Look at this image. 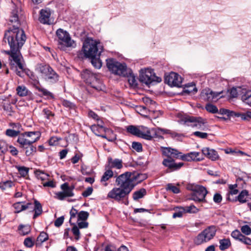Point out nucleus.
<instances>
[{"instance_id": "1", "label": "nucleus", "mask_w": 251, "mask_h": 251, "mask_svg": "<svg viewBox=\"0 0 251 251\" xmlns=\"http://www.w3.org/2000/svg\"><path fill=\"white\" fill-rule=\"evenodd\" d=\"M119 187H114L107 196V198L120 202L127 198V196L135 186L131 177V173L126 172L120 175L116 179Z\"/></svg>"}, {"instance_id": "2", "label": "nucleus", "mask_w": 251, "mask_h": 251, "mask_svg": "<svg viewBox=\"0 0 251 251\" xmlns=\"http://www.w3.org/2000/svg\"><path fill=\"white\" fill-rule=\"evenodd\" d=\"M9 22L12 25L8 29L5 31L3 41L8 42V38H6V35L8 33L12 35L14 44H16L17 49L19 50L25 44L26 37L23 29L20 28V22L18 15V11L15 8L11 12Z\"/></svg>"}, {"instance_id": "3", "label": "nucleus", "mask_w": 251, "mask_h": 251, "mask_svg": "<svg viewBox=\"0 0 251 251\" xmlns=\"http://www.w3.org/2000/svg\"><path fill=\"white\" fill-rule=\"evenodd\" d=\"M5 38H8V43L10 50H4L3 52L9 55V60L11 69L14 70L17 75L22 77L25 69L22 61L23 57L20 51L17 49L16 44H14L12 35H10V34L8 33L6 35Z\"/></svg>"}, {"instance_id": "4", "label": "nucleus", "mask_w": 251, "mask_h": 251, "mask_svg": "<svg viewBox=\"0 0 251 251\" xmlns=\"http://www.w3.org/2000/svg\"><path fill=\"white\" fill-rule=\"evenodd\" d=\"M82 50L85 56L90 58L100 55L103 51V47L96 40L87 38L83 43Z\"/></svg>"}, {"instance_id": "5", "label": "nucleus", "mask_w": 251, "mask_h": 251, "mask_svg": "<svg viewBox=\"0 0 251 251\" xmlns=\"http://www.w3.org/2000/svg\"><path fill=\"white\" fill-rule=\"evenodd\" d=\"M164 154L168 156L175 157L176 158H179L186 161H200L203 159L202 155L199 152L193 151L189 153L183 154L182 152H179L175 149H166L164 151Z\"/></svg>"}, {"instance_id": "6", "label": "nucleus", "mask_w": 251, "mask_h": 251, "mask_svg": "<svg viewBox=\"0 0 251 251\" xmlns=\"http://www.w3.org/2000/svg\"><path fill=\"white\" fill-rule=\"evenodd\" d=\"M81 76L82 79L86 83L90 85L92 88L96 91H103L104 89V85L98 78V75L89 70L85 69L83 70L81 73Z\"/></svg>"}, {"instance_id": "7", "label": "nucleus", "mask_w": 251, "mask_h": 251, "mask_svg": "<svg viewBox=\"0 0 251 251\" xmlns=\"http://www.w3.org/2000/svg\"><path fill=\"white\" fill-rule=\"evenodd\" d=\"M106 65L110 72L118 75L126 76L130 72V69L127 68L125 63L119 62L113 58L106 59Z\"/></svg>"}, {"instance_id": "8", "label": "nucleus", "mask_w": 251, "mask_h": 251, "mask_svg": "<svg viewBox=\"0 0 251 251\" xmlns=\"http://www.w3.org/2000/svg\"><path fill=\"white\" fill-rule=\"evenodd\" d=\"M179 122L182 125L192 127H196L201 130H205L207 128V126L206 125V120L200 117H195L185 115L181 117Z\"/></svg>"}, {"instance_id": "9", "label": "nucleus", "mask_w": 251, "mask_h": 251, "mask_svg": "<svg viewBox=\"0 0 251 251\" xmlns=\"http://www.w3.org/2000/svg\"><path fill=\"white\" fill-rule=\"evenodd\" d=\"M40 134L38 131L25 132L18 137L17 142L20 147L24 148L36 142L39 138Z\"/></svg>"}, {"instance_id": "10", "label": "nucleus", "mask_w": 251, "mask_h": 251, "mask_svg": "<svg viewBox=\"0 0 251 251\" xmlns=\"http://www.w3.org/2000/svg\"><path fill=\"white\" fill-rule=\"evenodd\" d=\"M217 227L215 226H210L199 233L194 240L197 245H201L211 240L215 235Z\"/></svg>"}, {"instance_id": "11", "label": "nucleus", "mask_w": 251, "mask_h": 251, "mask_svg": "<svg viewBox=\"0 0 251 251\" xmlns=\"http://www.w3.org/2000/svg\"><path fill=\"white\" fill-rule=\"evenodd\" d=\"M38 71L41 76L49 82L55 83L58 80V75L48 65L40 64L38 67Z\"/></svg>"}, {"instance_id": "12", "label": "nucleus", "mask_w": 251, "mask_h": 251, "mask_svg": "<svg viewBox=\"0 0 251 251\" xmlns=\"http://www.w3.org/2000/svg\"><path fill=\"white\" fill-rule=\"evenodd\" d=\"M56 35L58 38L59 48L61 50H64L65 47H71L73 46L74 41L71 40L69 33L59 28L56 31Z\"/></svg>"}, {"instance_id": "13", "label": "nucleus", "mask_w": 251, "mask_h": 251, "mask_svg": "<svg viewBox=\"0 0 251 251\" xmlns=\"http://www.w3.org/2000/svg\"><path fill=\"white\" fill-rule=\"evenodd\" d=\"M172 149L171 148H163L162 149V154L167 157L166 158H164L162 161V164L167 167L168 169H170L172 171H176L181 168L183 165L184 163L182 162H179L178 163H176L175 162L174 158L176 159L175 157H173L171 156H168L164 154V151L166 149Z\"/></svg>"}, {"instance_id": "14", "label": "nucleus", "mask_w": 251, "mask_h": 251, "mask_svg": "<svg viewBox=\"0 0 251 251\" xmlns=\"http://www.w3.org/2000/svg\"><path fill=\"white\" fill-rule=\"evenodd\" d=\"M139 80L146 85H149L155 81L157 82L161 81L160 77L155 76L150 70H147L145 72L141 73L139 75Z\"/></svg>"}, {"instance_id": "15", "label": "nucleus", "mask_w": 251, "mask_h": 251, "mask_svg": "<svg viewBox=\"0 0 251 251\" xmlns=\"http://www.w3.org/2000/svg\"><path fill=\"white\" fill-rule=\"evenodd\" d=\"M165 82L170 86L180 87L181 86L182 78L177 74L171 72L165 76Z\"/></svg>"}, {"instance_id": "16", "label": "nucleus", "mask_w": 251, "mask_h": 251, "mask_svg": "<svg viewBox=\"0 0 251 251\" xmlns=\"http://www.w3.org/2000/svg\"><path fill=\"white\" fill-rule=\"evenodd\" d=\"M207 194V191L206 188L202 186L199 185L196 187L195 192L192 194L190 200L198 202L204 201Z\"/></svg>"}, {"instance_id": "17", "label": "nucleus", "mask_w": 251, "mask_h": 251, "mask_svg": "<svg viewBox=\"0 0 251 251\" xmlns=\"http://www.w3.org/2000/svg\"><path fill=\"white\" fill-rule=\"evenodd\" d=\"M50 12L49 9H42L40 12L39 21L44 24H49Z\"/></svg>"}, {"instance_id": "18", "label": "nucleus", "mask_w": 251, "mask_h": 251, "mask_svg": "<svg viewBox=\"0 0 251 251\" xmlns=\"http://www.w3.org/2000/svg\"><path fill=\"white\" fill-rule=\"evenodd\" d=\"M108 167L110 168H116L120 169L123 167V162L121 159H113L111 157L108 158Z\"/></svg>"}, {"instance_id": "19", "label": "nucleus", "mask_w": 251, "mask_h": 251, "mask_svg": "<svg viewBox=\"0 0 251 251\" xmlns=\"http://www.w3.org/2000/svg\"><path fill=\"white\" fill-rule=\"evenodd\" d=\"M202 153L206 157L212 160H215L218 158L217 152L215 150L209 148H203L202 150Z\"/></svg>"}, {"instance_id": "20", "label": "nucleus", "mask_w": 251, "mask_h": 251, "mask_svg": "<svg viewBox=\"0 0 251 251\" xmlns=\"http://www.w3.org/2000/svg\"><path fill=\"white\" fill-rule=\"evenodd\" d=\"M139 127L140 130L139 137L149 140L152 139L151 131L147 127L140 126Z\"/></svg>"}, {"instance_id": "21", "label": "nucleus", "mask_w": 251, "mask_h": 251, "mask_svg": "<svg viewBox=\"0 0 251 251\" xmlns=\"http://www.w3.org/2000/svg\"><path fill=\"white\" fill-rule=\"evenodd\" d=\"M25 202H18L13 204V207L15 209V213H20L22 211L25 210L28 208L30 206L32 205L31 203H27L25 204Z\"/></svg>"}, {"instance_id": "22", "label": "nucleus", "mask_w": 251, "mask_h": 251, "mask_svg": "<svg viewBox=\"0 0 251 251\" xmlns=\"http://www.w3.org/2000/svg\"><path fill=\"white\" fill-rule=\"evenodd\" d=\"M201 97L203 99L208 101H213V96L212 94V91L210 89L203 90L201 92Z\"/></svg>"}, {"instance_id": "23", "label": "nucleus", "mask_w": 251, "mask_h": 251, "mask_svg": "<svg viewBox=\"0 0 251 251\" xmlns=\"http://www.w3.org/2000/svg\"><path fill=\"white\" fill-rule=\"evenodd\" d=\"M61 188L67 197H73L74 195L73 192L74 188L69 187L67 183L62 184Z\"/></svg>"}, {"instance_id": "24", "label": "nucleus", "mask_w": 251, "mask_h": 251, "mask_svg": "<svg viewBox=\"0 0 251 251\" xmlns=\"http://www.w3.org/2000/svg\"><path fill=\"white\" fill-rule=\"evenodd\" d=\"M34 214L33 215V219H36L38 216L41 215L42 213V207L41 203L37 201L34 200Z\"/></svg>"}, {"instance_id": "25", "label": "nucleus", "mask_w": 251, "mask_h": 251, "mask_svg": "<svg viewBox=\"0 0 251 251\" xmlns=\"http://www.w3.org/2000/svg\"><path fill=\"white\" fill-rule=\"evenodd\" d=\"M197 91L198 90L195 84L193 83H188L186 85L183 92L187 94H195Z\"/></svg>"}, {"instance_id": "26", "label": "nucleus", "mask_w": 251, "mask_h": 251, "mask_svg": "<svg viewBox=\"0 0 251 251\" xmlns=\"http://www.w3.org/2000/svg\"><path fill=\"white\" fill-rule=\"evenodd\" d=\"M219 244V249L221 251H225L228 249L231 245L230 240L228 238L220 240Z\"/></svg>"}, {"instance_id": "27", "label": "nucleus", "mask_w": 251, "mask_h": 251, "mask_svg": "<svg viewBox=\"0 0 251 251\" xmlns=\"http://www.w3.org/2000/svg\"><path fill=\"white\" fill-rule=\"evenodd\" d=\"M146 194V190L144 188H141L133 193V199L134 201H137L139 199L143 198Z\"/></svg>"}, {"instance_id": "28", "label": "nucleus", "mask_w": 251, "mask_h": 251, "mask_svg": "<svg viewBox=\"0 0 251 251\" xmlns=\"http://www.w3.org/2000/svg\"><path fill=\"white\" fill-rule=\"evenodd\" d=\"M17 94L20 97L27 96L28 93V90L27 88L24 85L18 86L16 88Z\"/></svg>"}, {"instance_id": "29", "label": "nucleus", "mask_w": 251, "mask_h": 251, "mask_svg": "<svg viewBox=\"0 0 251 251\" xmlns=\"http://www.w3.org/2000/svg\"><path fill=\"white\" fill-rule=\"evenodd\" d=\"M131 177L132 179V182L134 184L133 180L135 179L138 182H140L144 179H146L147 176L146 174H132L131 173Z\"/></svg>"}, {"instance_id": "30", "label": "nucleus", "mask_w": 251, "mask_h": 251, "mask_svg": "<svg viewBox=\"0 0 251 251\" xmlns=\"http://www.w3.org/2000/svg\"><path fill=\"white\" fill-rule=\"evenodd\" d=\"M174 210L175 212L173 214L174 218H180L185 213L184 207H176Z\"/></svg>"}, {"instance_id": "31", "label": "nucleus", "mask_w": 251, "mask_h": 251, "mask_svg": "<svg viewBox=\"0 0 251 251\" xmlns=\"http://www.w3.org/2000/svg\"><path fill=\"white\" fill-rule=\"evenodd\" d=\"M100 55H99L98 56L90 58L91 59V62L92 64L97 69L100 68L102 66L101 61L100 59Z\"/></svg>"}, {"instance_id": "32", "label": "nucleus", "mask_w": 251, "mask_h": 251, "mask_svg": "<svg viewBox=\"0 0 251 251\" xmlns=\"http://www.w3.org/2000/svg\"><path fill=\"white\" fill-rule=\"evenodd\" d=\"M36 89L41 92L43 96L47 97L48 99H54L53 95L47 89L39 86H36Z\"/></svg>"}, {"instance_id": "33", "label": "nucleus", "mask_w": 251, "mask_h": 251, "mask_svg": "<svg viewBox=\"0 0 251 251\" xmlns=\"http://www.w3.org/2000/svg\"><path fill=\"white\" fill-rule=\"evenodd\" d=\"M113 176V172L110 169L106 170L100 179L101 182H106Z\"/></svg>"}, {"instance_id": "34", "label": "nucleus", "mask_w": 251, "mask_h": 251, "mask_svg": "<svg viewBox=\"0 0 251 251\" xmlns=\"http://www.w3.org/2000/svg\"><path fill=\"white\" fill-rule=\"evenodd\" d=\"M125 77H127L128 78V81L130 85L132 86H137L138 85L137 80L136 79L135 76L132 74V71L130 69V74H128L127 75H126Z\"/></svg>"}, {"instance_id": "35", "label": "nucleus", "mask_w": 251, "mask_h": 251, "mask_svg": "<svg viewBox=\"0 0 251 251\" xmlns=\"http://www.w3.org/2000/svg\"><path fill=\"white\" fill-rule=\"evenodd\" d=\"M126 130L131 134L139 137L140 131L139 127H137L134 126H129L126 127Z\"/></svg>"}, {"instance_id": "36", "label": "nucleus", "mask_w": 251, "mask_h": 251, "mask_svg": "<svg viewBox=\"0 0 251 251\" xmlns=\"http://www.w3.org/2000/svg\"><path fill=\"white\" fill-rule=\"evenodd\" d=\"M18 229L21 235H25L30 232V226L28 225H21L19 226Z\"/></svg>"}, {"instance_id": "37", "label": "nucleus", "mask_w": 251, "mask_h": 251, "mask_svg": "<svg viewBox=\"0 0 251 251\" xmlns=\"http://www.w3.org/2000/svg\"><path fill=\"white\" fill-rule=\"evenodd\" d=\"M35 174L37 178L42 181L48 179L49 176V175L40 170H36Z\"/></svg>"}, {"instance_id": "38", "label": "nucleus", "mask_w": 251, "mask_h": 251, "mask_svg": "<svg viewBox=\"0 0 251 251\" xmlns=\"http://www.w3.org/2000/svg\"><path fill=\"white\" fill-rule=\"evenodd\" d=\"M24 149L26 150L25 153L26 156L32 155L36 151V148L33 146L32 144L27 146V148H24Z\"/></svg>"}, {"instance_id": "39", "label": "nucleus", "mask_w": 251, "mask_h": 251, "mask_svg": "<svg viewBox=\"0 0 251 251\" xmlns=\"http://www.w3.org/2000/svg\"><path fill=\"white\" fill-rule=\"evenodd\" d=\"M248 192L246 190H243L237 197V200L241 203L245 202L247 200Z\"/></svg>"}, {"instance_id": "40", "label": "nucleus", "mask_w": 251, "mask_h": 251, "mask_svg": "<svg viewBox=\"0 0 251 251\" xmlns=\"http://www.w3.org/2000/svg\"><path fill=\"white\" fill-rule=\"evenodd\" d=\"M7 150V144L4 141L0 140V156L4 155Z\"/></svg>"}, {"instance_id": "41", "label": "nucleus", "mask_w": 251, "mask_h": 251, "mask_svg": "<svg viewBox=\"0 0 251 251\" xmlns=\"http://www.w3.org/2000/svg\"><path fill=\"white\" fill-rule=\"evenodd\" d=\"M185 213H196L199 211V209L194 205L184 207Z\"/></svg>"}, {"instance_id": "42", "label": "nucleus", "mask_w": 251, "mask_h": 251, "mask_svg": "<svg viewBox=\"0 0 251 251\" xmlns=\"http://www.w3.org/2000/svg\"><path fill=\"white\" fill-rule=\"evenodd\" d=\"M242 100L250 106H251V93H247L242 97Z\"/></svg>"}, {"instance_id": "43", "label": "nucleus", "mask_w": 251, "mask_h": 251, "mask_svg": "<svg viewBox=\"0 0 251 251\" xmlns=\"http://www.w3.org/2000/svg\"><path fill=\"white\" fill-rule=\"evenodd\" d=\"M48 239V235L45 232L43 231L40 233L38 236L37 242L41 243L47 241Z\"/></svg>"}, {"instance_id": "44", "label": "nucleus", "mask_w": 251, "mask_h": 251, "mask_svg": "<svg viewBox=\"0 0 251 251\" xmlns=\"http://www.w3.org/2000/svg\"><path fill=\"white\" fill-rule=\"evenodd\" d=\"M205 109L206 110L212 113H216L218 112L217 107L210 103L207 104L205 106Z\"/></svg>"}, {"instance_id": "45", "label": "nucleus", "mask_w": 251, "mask_h": 251, "mask_svg": "<svg viewBox=\"0 0 251 251\" xmlns=\"http://www.w3.org/2000/svg\"><path fill=\"white\" fill-rule=\"evenodd\" d=\"M89 213L87 211H81L78 213V220L85 221L87 219L89 216Z\"/></svg>"}, {"instance_id": "46", "label": "nucleus", "mask_w": 251, "mask_h": 251, "mask_svg": "<svg viewBox=\"0 0 251 251\" xmlns=\"http://www.w3.org/2000/svg\"><path fill=\"white\" fill-rule=\"evenodd\" d=\"M16 168L22 176H25L27 175L28 169L26 167L24 166H16Z\"/></svg>"}, {"instance_id": "47", "label": "nucleus", "mask_w": 251, "mask_h": 251, "mask_svg": "<svg viewBox=\"0 0 251 251\" xmlns=\"http://www.w3.org/2000/svg\"><path fill=\"white\" fill-rule=\"evenodd\" d=\"M13 185V182L11 180H7L0 183V186L3 189L11 188Z\"/></svg>"}, {"instance_id": "48", "label": "nucleus", "mask_w": 251, "mask_h": 251, "mask_svg": "<svg viewBox=\"0 0 251 251\" xmlns=\"http://www.w3.org/2000/svg\"><path fill=\"white\" fill-rule=\"evenodd\" d=\"M242 234L237 229L233 230L231 233V237L236 240H239L242 237Z\"/></svg>"}, {"instance_id": "49", "label": "nucleus", "mask_w": 251, "mask_h": 251, "mask_svg": "<svg viewBox=\"0 0 251 251\" xmlns=\"http://www.w3.org/2000/svg\"><path fill=\"white\" fill-rule=\"evenodd\" d=\"M166 189L168 191H170L175 194H177L179 192V188L172 184H168Z\"/></svg>"}, {"instance_id": "50", "label": "nucleus", "mask_w": 251, "mask_h": 251, "mask_svg": "<svg viewBox=\"0 0 251 251\" xmlns=\"http://www.w3.org/2000/svg\"><path fill=\"white\" fill-rule=\"evenodd\" d=\"M241 230L243 233L246 235H249L251 234V228L248 225H244L241 228Z\"/></svg>"}, {"instance_id": "51", "label": "nucleus", "mask_w": 251, "mask_h": 251, "mask_svg": "<svg viewBox=\"0 0 251 251\" xmlns=\"http://www.w3.org/2000/svg\"><path fill=\"white\" fill-rule=\"evenodd\" d=\"M73 234L75 236V239L78 240L80 238V232L79 227L76 226H74L72 229Z\"/></svg>"}, {"instance_id": "52", "label": "nucleus", "mask_w": 251, "mask_h": 251, "mask_svg": "<svg viewBox=\"0 0 251 251\" xmlns=\"http://www.w3.org/2000/svg\"><path fill=\"white\" fill-rule=\"evenodd\" d=\"M132 148L137 152L142 151V145L139 142H133L132 144Z\"/></svg>"}, {"instance_id": "53", "label": "nucleus", "mask_w": 251, "mask_h": 251, "mask_svg": "<svg viewBox=\"0 0 251 251\" xmlns=\"http://www.w3.org/2000/svg\"><path fill=\"white\" fill-rule=\"evenodd\" d=\"M20 133L19 131H16L15 130L8 129L6 131V134L10 137H15L19 135Z\"/></svg>"}, {"instance_id": "54", "label": "nucleus", "mask_w": 251, "mask_h": 251, "mask_svg": "<svg viewBox=\"0 0 251 251\" xmlns=\"http://www.w3.org/2000/svg\"><path fill=\"white\" fill-rule=\"evenodd\" d=\"M242 237H240L238 241L244 243L245 245H251V239L249 237L245 236V235H242Z\"/></svg>"}, {"instance_id": "55", "label": "nucleus", "mask_w": 251, "mask_h": 251, "mask_svg": "<svg viewBox=\"0 0 251 251\" xmlns=\"http://www.w3.org/2000/svg\"><path fill=\"white\" fill-rule=\"evenodd\" d=\"M3 108L5 111L9 112V115H11V113L13 112L12 107L11 104L9 102H4L3 103Z\"/></svg>"}, {"instance_id": "56", "label": "nucleus", "mask_w": 251, "mask_h": 251, "mask_svg": "<svg viewBox=\"0 0 251 251\" xmlns=\"http://www.w3.org/2000/svg\"><path fill=\"white\" fill-rule=\"evenodd\" d=\"M237 187V185H230L229 186V195H237L238 193V191L237 189H236Z\"/></svg>"}, {"instance_id": "57", "label": "nucleus", "mask_w": 251, "mask_h": 251, "mask_svg": "<svg viewBox=\"0 0 251 251\" xmlns=\"http://www.w3.org/2000/svg\"><path fill=\"white\" fill-rule=\"evenodd\" d=\"M24 245L28 248H31L34 245V241L30 237L25 239L24 241Z\"/></svg>"}, {"instance_id": "58", "label": "nucleus", "mask_w": 251, "mask_h": 251, "mask_svg": "<svg viewBox=\"0 0 251 251\" xmlns=\"http://www.w3.org/2000/svg\"><path fill=\"white\" fill-rule=\"evenodd\" d=\"M93 191V188L92 187H89L84 191L83 192L82 195L84 197H87L92 194Z\"/></svg>"}, {"instance_id": "59", "label": "nucleus", "mask_w": 251, "mask_h": 251, "mask_svg": "<svg viewBox=\"0 0 251 251\" xmlns=\"http://www.w3.org/2000/svg\"><path fill=\"white\" fill-rule=\"evenodd\" d=\"M64 220V216H61V217H59L54 221V226L56 227L60 226L63 224Z\"/></svg>"}, {"instance_id": "60", "label": "nucleus", "mask_w": 251, "mask_h": 251, "mask_svg": "<svg viewBox=\"0 0 251 251\" xmlns=\"http://www.w3.org/2000/svg\"><path fill=\"white\" fill-rule=\"evenodd\" d=\"M61 139L57 137H52L49 140V144L50 146H55L58 144V142Z\"/></svg>"}, {"instance_id": "61", "label": "nucleus", "mask_w": 251, "mask_h": 251, "mask_svg": "<svg viewBox=\"0 0 251 251\" xmlns=\"http://www.w3.org/2000/svg\"><path fill=\"white\" fill-rule=\"evenodd\" d=\"M193 134L201 139H205L208 136V134L206 133L201 132L200 131H195L194 132Z\"/></svg>"}, {"instance_id": "62", "label": "nucleus", "mask_w": 251, "mask_h": 251, "mask_svg": "<svg viewBox=\"0 0 251 251\" xmlns=\"http://www.w3.org/2000/svg\"><path fill=\"white\" fill-rule=\"evenodd\" d=\"M223 93V91H221L220 92H214L212 91V94L213 96V99L214 101H216L218 99L223 98V96H220L221 94H222Z\"/></svg>"}, {"instance_id": "63", "label": "nucleus", "mask_w": 251, "mask_h": 251, "mask_svg": "<svg viewBox=\"0 0 251 251\" xmlns=\"http://www.w3.org/2000/svg\"><path fill=\"white\" fill-rule=\"evenodd\" d=\"M240 117L243 120H248L251 118V111H248L246 113H241Z\"/></svg>"}, {"instance_id": "64", "label": "nucleus", "mask_w": 251, "mask_h": 251, "mask_svg": "<svg viewBox=\"0 0 251 251\" xmlns=\"http://www.w3.org/2000/svg\"><path fill=\"white\" fill-rule=\"evenodd\" d=\"M222 200V196L219 193H216L213 197V201L215 203H220Z\"/></svg>"}]
</instances>
